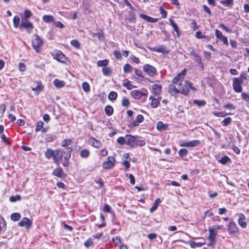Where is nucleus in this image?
<instances>
[{
    "label": "nucleus",
    "mask_w": 249,
    "mask_h": 249,
    "mask_svg": "<svg viewBox=\"0 0 249 249\" xmlns=\"http://www.w3.org/2000/svg\"><path fill=\"white\" fill-rule=\"evenodd\" d=\"M6 229V224L4 219L0 216V232L4 231Z\"/></svg>",
    "instance_id": "nucleus-30"
},
{
    "label": "nucleus",
    "mask_w": 249,
    "mask_h": 249,
    "mask_svg": "<svg viewBox=\"0 0 249 249\" xmlns=\"http://www.w3.org/2000/svg\"><path fill=\"white\" fill-rule=\"evenodd\" d=\"M43 42L42 39L37 35L35 36V38L32 41V45L33 48L36 50V53L40 52V48L43 45Z\"/></svg>",
    "instance_id": "nucleus-5"
},
{
    "label": "nucleus",
    "mask_w": 249,
    "mask_h": 249,
    "mask_svg": "<svg viewBox=\"0 0 249 249\" xmlns=\"http://www.w3.org/2000/svg\"><path fill=\"white\" fill-rule=\"evenodd\" d=\"M132 67L129 64H125L124 67V71L125 73L130 72L132 71Z\"/></svg>",
    "instance_id": "nucleus-48"
},
{
    "label": "nucleus",
    "mask_w": 249,
    "mask_h": 249,
    "mask_svg": "<svg viewBox=\"0 0 249 249\" xmlns=\"http://www.w3.org/2000/svg\"><path fill=\"white\" fill-rule=\"evenodd\" d=\"M43 21L47 23L53 22V18L51 15H45L42 18Z\"/></svg>",
    "instance_id": "nucleus-37"
},
{
    "label": "nucleus",
    "mask_w": 249,
    "mask_h": 249,
    "mask_svg": "<svg viewBox=\"0 0 249 249\" xmlns=\"http://www.w3.org/2000/svg\"><path fill=\"white\" fill-rule=\"evenodd\" d=\"M190 55L194 57L195 61L198 64H201V58L194 51L192 50L190 53Z\"/></svg>",
    "instance_id": "nucleus-24"
},
{
    "label": "nucleus",
    "mask_w": 249,
    "mask_h": 249,
    "mask_svg": "<svg viewBox=\"0 0 249 249\" xmlns=\"http://www.w3.org/2000/svg\"><path fill=\"white\" fill-rule=\"evenodd\" d=\"M200 143V141L197 140H194L188 142H184L180 144V146L194 147L197 146Z\"/></svg>",
    "instance_id": "nucleus-15"
},
{
    "label": "nucleus",
    "mask_w": 249,
    "mask_h": 249,
    "mask_svg": "<svg viewBox=\"0 0 249 249\" xmlns=\"http://www.w3.org/2000/svg\"><path fill=\"white\" fill-rule=\"evenodd\" d=\"M66 147L65 150L61 149H58L55 150L54 155L53 158V161L57 165H59L61 161L62 160L63 157L66 155Z\"/></svg>",
    "instance_id": "nucleus-3"
},
{
    "label": "nucleus",
    "mask_w": 249,
    "mask_h": 249,
    "mask_svg": "<svg viewBox=\"0 0 249 249\" xmlns=\"http://www.w3.org/2000/svg\"><path fill=\"white\" fill-rule=\"evenodd\" d=\"M54 152L55 151H53V150L50 148H48L45 152V156L48 159H50L52 157H53V158Z\"/></svg>",
    "instance_id": "nucleus-25"
},
{
    "label": "nucleus",
    "mask_w": 249,
    "mask_h": 249,
    "mask_svg": "<svg viewBox=\"0 0 249 249\" xmlns=\"http://www.w3.org/2000/svg\"><path fill=\"white\" fill-rule=\"evenodd\" d=\"M18 69L21 71H25L26 69V66L24 63L20 62L18 64Z\"/></svg>",
    "instance_id": "nucleus-63"
},
{
    "label": "nucleus",
    "mask_w": 249,
    "mask_h": 249,
    "mask_svg": "<svg viewBox=\"0 0 249 249\" xmlns=\"http://www.w3.org/2000/svg\"><path fill=\"white\" fill-rule=\"evenodd\" d=\"M228 231L230 234H236L239 233L238 228L234 222L231 221L228 226Z\"/></svg>",
    "instance_id": "nucleus-8"
},
{
    "label": "nucleus",
    "mask_w": 249,
    "mask_h": 249,
    "mask_svg": "<svg viewBox=\"0 0 249 249\" xmlns=\"http://www.w3.org/2000/svg\"><path fill=\"white\" fill-rule=\"evenodd\" d=\"M128 136H130V135H126L125 138L123 137H119L117 140V142L121 145H123L124 143L127 144V139Z\"/></svg>",
    "instance_id": "nucleus-26"
},
{
    "label": "nucleus",
    "mask_w": 249,
    "mask_h": 249,
    "mask_svg": "<svg viewBox=\"0 0 249 249\" xmlns=\"http://www.w3.org/2000/svg\"><path fill=\"white\" fill-rule=\"evenodd\" d=\"M161 97H159V99L155 98L153 99V101L151 103V106L153 108H156L158 107L160 104V100Z\"/></svg>",
    "instance_id": "nucleus-38"
},
{
    "label": "nucleus",
    "mask_w": 249,
    "mask_h": 249,
    "mask_svg": "<svg viewBox=\"0 0 249 249\" xmlns=\"http://www.w3.org/2000/svg\"><path fill=\"white\" fill-rule=\"evenodd\" d=\"M140 17L143 19L144 20L152 23H155L158 21V19L157 18H153L152 17H149L144 14H141Z\"/></svg>",
    "instance_id": "nucleus-22"
},
{
    "label": "nucleus",
    "mask_w": 249,
    "mask_h": 249,
    "mask_svg": "<svg viewBox=\"0 0 249 249\" xmlns=\"http://www.w3.org/2000/svg\"><path fill=\"white\" fill-rule=\"evenodd\" d=\"M169 22L170 23L171 25L173 28L174 31L176 32L177 36L178 37L180 35V33L178 25L175 23V22L172 18H170L169 19Z\"/></svg>",
    "instance_id": "nucleus-27"
},
{
    "label": "nucleus",
    "mask_w": 249,
    "mask_h": 249,
    "mask_svg": "<svg viewBox=\"0 0 249 249\" xmlns=\"http://www.w3.org/2000/svg\"><path fill=\"white\" fill-rule=\"evenodd\" d=\"M143 71L149 76L154 77L157 74V70L156 68L149 64H145L143 67Z\"/></svg>",
    "instance_id": "nucleus-7"
},
{
    "label": "nucleus",
    "mask_w": 249,
    "mask_h": 249,
    "mask_svg": "<svg viewBox=\"0 0 249 249\" xmlns=\"http://www.w3.org/2000/svg\"><path fill=\"white\" fill-rule=\"evenodd\" d=\"M123 85L128 89H131L133 88V86L131 84V82L127 80H126V81L123 83Z\"/></svg>",
    "instance_id": "nucleus-47"
},
{
    "label": "nucleus",
    "mask_w": 249,
    "mask_h": 249,
    "mask_svg": "<svg viewBox=\"0 0 249 249\" xmlns=\"http://www.w3.org/2000/svg\"><path fill=\"white\" fill-rule=\"evenodd\" d=\"M82 87L83 90L85 92H88L89 91V90H90L89 85L87 82H83L82 83Z\"/></svg>",
    "instance_id": "nucleus-49"
},
{
    "label": "nucleus",
    "mask_w": 249,
    "mask_h": 249,
    "mask_svg": "<svg viewBox=\"0 0 249 249\" xmlns=\"http://www.w3.org/2000/svg\"><path fill=\"white\" fill-rule=\"evenodd\" d=\"M20 218V214L19 213H15L11 214V218L13 221L18 220Z\"/></svg>",
    "instance_id": "nucleus-42"
},
{
    "label": "nucleus",
    "mask_w": 249,
    "mask_h": 249,
    "mask_svg": "<svg viewBox=\"0 0 249 249\" xmlns=\"http://www.w3.org/2000/svg\"><path fill=\"white\" fill-rule=\"evenodd\" d=\"M24 16L21 18L22 20H28V19L33 16V13L29 9H25L23 13Z\"/></svg>",
    "instance_id": "nucleus-28"
},
{
    "label": "nucleus",
    "mask_w": 249,
    "mask_h": 249,
    "mask_svg": "<svg viewBox=\"0 0 249 249\" xmlns=\"http://www.w3.org/2000/svg\"><path fill=\"white\" fill-rule=\"evenodd\" d=\"M161 202V200L160 198H157L153 205L152 207L150 209V213H152L155 210L157 209L158 204Z\"/></svg>",
    "instance_id": "nucleus-34"
},
{
    "label": "nucleus",
    "mask_w": 249,
    "mask_h": 249,
    "mask_svg": "<svg viewBox=\"0 0 249 249\" xmlns=\"http://www.w3.org/2000/svg\"><path fill=\"white\" fill-rule=\"evenodd\" d=\"M178 155L181 157H184L185 156H186L188 154V151L187 149H184V148H182V149H180L179 151H178Z\"/></svg>",
    "instance_id": "nucleus-50"
},
{
    "label": "nucleus",
    "mask_w": 249,
    "mask_h": 249,
    "mask_svg": "<svg viewBox=\"0 0 249 249\" xmlns=\"http://www.w3.org/2000/svg\"><path fill=\"white\" fill-rule=\"evenodd\" d=\"M20 20V19L19 17H18V16L14 17V18H13V24H14V26L15 27V28H17L18 27H20V25H19Z\"/></svg>",
    "instance_id": "nucleus-36"
},
{
    "label": "nucleus",
    "mask_w": 249,
    "mask_h": 249,
    "mask_svg": "<svg viewBox=\"0 0 249 249\" xmlns=\"http://www.w3.org/2000/svg\"><path fill=\"white\" fill-rule=\"evenodd\" d=\"M32 224V221L27 217H23L18 222V225L20 227H25L27 229L31 227Z\"/></svg>",
    "instance_id": "nucleus-12"
},
{
    "label": "nucleus",
    "mask_w": 249,
    "mask_h": 249,
    "mask_svg": "<svg viewBox=\"0 0 249 249\" xmlns=\"http://www.w3.org/2000/svg\"><path fill=\"white\" fill-rule=\"evenodd\" d=\"M215 35L216 38L221 40L223 43L226 45H228V38L226 36H223L222 33L217 29L215 30Z\"/></svg>",
    "instance_id": "nucleus-14"
},
{
    "label": "nucleus",
    "mask_w": 249,
    "mask_h": 249,
    "mask_svg": "<svg viewBox=\"0 0 249 249\" xmlns=\"http://www.w3.org/2000/svg\"><path fill=\"white\" fill-rule=\"evenodd\" d=\"M241 97L243 100L249 102V94L243 92L241 94Z\"/></svg>",
    "instance_id": "nucleus-59"
},
{
    "label": "nucleus",
    "mask_w": 249,
    "mask_h": 249,
    "mask_svg": "<svg viewBox=\"0 0 249 249\" xmlns=\"http://www.w3.org/2000/svg\"><path fill=\"white\" fill-rule=\"evenodd\" d=\"M194 103L197 105L199 107L204 106L206 105V102L203 100H195L194 101Z\"/></svg>",
    "instance_id": "nucleus-51"
},
{
    "label": "nucleus",
    "mask_w": 249,
    "mask_h": 249,
    "mask_svg": "<svg viewBox=\"0 0 249 249\" xmlns=\"http://www.w3.org/2000/svg\"><path fill=\"white\" fill-rule=\"evenodd\" d=\"M130 94L133 98L139 100L143 96H147L148 91L146 89H143V91L140 90H133L131 92Z\"/></svg>",
    "instance_id": "nucleus-6"
},
{
    "label": "nucleus",
    "mask_w": 249,
    "mask_h": 249,
    "mask_svg": "<svg viewBox=\"0 0 249 249\" xmlns=\"http://www.w3.org/2000/svg\"><path fill=\"white\" fill-rule=\"evenodd\" d=\"M84 245L87 248H89V247L93 245V241L91 238H89L86 240L84 242Z\"/></svg>",
    "instance_id": "nucleus-57"
},
{
    "label": "nucleus",
    "mask_w": 249,
    "mask_h": 249,
    "mask_svg": "<svg viewBox=\"0 0 249 249\" xmlns=\"http://www.w3.org/2000/svg\"><path fill=\"white\" fill-rule=\"evenodd\" d=\"M245 216L243 213H240L239 215L238 223L239 225L243 228H246L247 226V223L245 221Z\"/></svg>",
    "instance_id": "nucleus-16"
},
{
    "label": "nucleus",
    "mask_w": 249,
    "mask_h": 249,
    "mask_svg": "<svg viewBox=\"0 0 249 249\" xmlns=\"http://www.w3.org/2000/svg\"><path fill=\"white\" fill-rule=\"evenodd\" d=\"M110 207L107 204H105L103 208V211L106 213H110Z\"/></svg>",
    "instance_id": "nucleus-64"
},
{
    "label": "nucleus",
    "mask_w": 249,
    "mask_h": 249,
    "mask_svg": "<svg viewBox=\"0 0 249 249\" xmlns=\"http://www.w3.org/2000/svg\"><path fill=\"white\" fill-rule=\"evenodd\" d=\"M72 151V148L71 147H66V155L64 156V160L62 163V164L64 166H67L69 165L68 160L70 158L71 156V153Z\"/></svg>",
    "instance_id": "nucleus-13"
},
{
    "label": "nucleus",
    "mask_w": 249,
    "mask_h": 249,
    "mask_svg": "<svg viewBox=\"0 0 249 249\" xmlns=\"http://www.w3.org/2000/svg\"><path fill=\"white\" fill-rule=\"evenodd\" d=\"M89 141L91 145L96 148H99L102 145L101 142L99 141L93 137L90 138Z\"/></svg>",
    "instance_id": "nucleus-21"
},
{
    "label": "nucleus",
    "mask_w": 249,
    "mask_h": 249,
    "mask_svg": "<svg viewBox=\"0 0 249 249\" xmlns=\"http://www.w3.org/2000/svg\"><path fill=\"white\" fill-rule=\"evenodd\" d=\"M53 174L54 176L59 178H63L66 176V175L64 173L63 169L61 168L54 169L53 170Z\"/></svg>",
    "instance_id": "nucleus-19"
},
{
    "label": "nucleus",
    "mask_w": 249,
    "mask_h": 249,
    "mask_svg": "<svg viewBox=\"0 0 249 249\" xmlns=\"http://www.w3.org/2000/svg\"><path fill=\"white\" fill-rule=\"evenodd\" d=\"M231 122V117H227L225 118L221 122L223 126H227Z\"/></svg>",
    "instance_id": "nucleus-45"
},
{
    "label": "nucleus",
    "mask_w": 249,
    "mask_h": 249,
    "mask_svg": "<svg viewBox=\"0 0 249 249\" xmlns=\"http://www.w3.org/2000/svg\"><path fill=\"white\" fill-rule=\"evenodd\" d=\"M195 36L197 38H199V39H200V38H206V36L204 35H203L202 34V33L198 31H197L196 33V34H195Z\"/></svg>",
    "instance_id": "nucleus-60"
},
{
    "label": "nucleus",
    "mask_w": 249,
    "mask_h": 249,
    "mask_svg": "<svg viewBox=\"0 0 249 249\" xmlns=\"http://www.w3.org/2000/svg\"><path fill=\"white\" fill-rule=\"evenodd\" d=\"M91 36H96L98 39L100 40H104L105 39L104 34L101 30L96 33H92Z\"/></svg>",
    "instance_id": "nucleus-33"
},
{
    "label": "nucleus",
    "mask_w": 249,
    "mask_h": 249,
    "mask_svg": "<svg viewBox=\"0 0 249 249\" xmlns=\"http://www.w3.org/2000/svg\"><path fill=\"white\" fill-rule=\"evenodd\" d=\"M222 228V225H213L212 228H209V229L215 232H217L218 230L221 229Z\"/></svg>",
    "instance_id": "nucleus-52"
},
{
    "label": "nucleus",
    "mask_w": 249,
    "mask_h": 249,
    "mask_svg": "<svg viewBox=\"0 0 249 249\" xmlns=\"http://www.w3.org/2000/svg\"><path fill=\"white\" fill-rule=\"evenodd\" d=\"M115 159L113 157L110 156L107 158V160L103 163V168L105 169L111 168L114 165Z\"/></svg>",
    "instance_id": "nucleus-11"
},
{
    "label": "nucleus",
    "mask_w": 249,
    "mask_h": 249,
    "mask_svg": "<svg viewBox=\"0 0 249 249\" xmlns=\"http://www.w3.org/2000/svg\"><path fill=\"white\" fill-rule=\"evenodd\" d=\"M145 142L143 140L138 139L137 136H133L130 135L128 136L127 139V145L131 146L132 147L136 146H142L145 145Z\"/></svg>",
    "instance_id": "nucleus-2"
},
{
    "label": "nucleus",
    "mask_w": 249,
    "mask_h": 249,
    "mask_svg": "<svg viewBox=\"0 0 249 249\" xmlns=\"http://www.w3.org/2000/svg\"><path fill=\"white\" fill-rule=\"evenodd\" d=\"M102 72L104 75L108 76L111 73V70L109 67H103Z\"/></svg>",
    "instance_id": "nucleus-44"
},
{
    "label": "nucleus",
    "mask_w": 249,
    "mask_h": 249,
    "mask_svg": "<svg viewBox=\"0 0 249 249\" xmlns=\"http://www.w3.org/2000/svg\"><path fill=\"white\" fill-rule=\"evenodd\" d=\"M157 128L160 131L167 130L168 128V125L166 124H164L162 122L159 121L157 123Z\"/></svg>",
    "instance_id": "nucleus-29"
},
{
    "label": "nucleus",
    "mask_w": 249,
    "mask_h": 249,
    "mask_svg": "<svg viewBox=\"0 0 249 249\" xmlns=\"http://www.w3.org/2000/svg\"><path fill=\"white\" fill-rule=\"evenodd\" d=\"M209 235L208 236V239H209L210 243L209 245H212L214 244L215 241V236L216 235V232L213 231L209 229Z\"/></svg>",
    "instance_id": "nucleus-17"
},
{
    "label": "nucleus",
    "mask_w": 249,
    "mask_h": 249,
    "mask_svg": "<svg viewBox=\"0 0 249 249\" xmlns=\"http://www.w3.org/2000/svg\"><path fill=\"white\" fill-rule=\"evenodd\" d=\"M160 11L162 16V18H166L167 16V12L165 10L163 9V8L162 7H160Z\"/></svg>",
    "instance_id": "nucleus-61"
},
{
    "label": "nucleus",
    "mask_w": 249,
    "mask_h": 249,
    "mask_svg": "<svg viewBox=\"0 0 249 249\" xmlns=\"http://www.w3.org/2000/svg\"><path fill=\"white\" fill-rule=\"evenodd\" d=\"M190 245L193 248L200 247L205 244V242H196L193 241L190 242Z\"/></svg>",
    "instance_id": "nucleus-32"
},
{
    "label": "nucleus",
    "mask_w": 249,
    "mask_h": 249,
    "mask_svg": "<svg viewBox=\"0 0 249 249\" xmlns=\"http://www.w3.org/2000/svg\"><path fill=\"white\" fill-rule=\"evenodd\" d=\"M80 155L83 158H88L89 155V151L87 149H83L80 151Z\"/></svg>",
    "instance_id": "nucleus-39"
},
{
    "label": "nucleus",
    "mask_w": 249,
    "mask_h": 249,
    "mask_svg": "<svg viewBox=\"0 0 249 249\" xmlns=\"http://www.w3.org/2000/svg\"><path fill=\"white\" fill-rule=\"evenodd\" d=\"M71 44L76 49L80 48V43L77 40H72L71 41Z\"/></svg>",
    "instance_id": "nucleus-55"
},
{
    "label": "nucleus",
    "mask_w": 249,
    "mask_h": 249,
    "mask_svg": "<svg viewBox=\"0 0 249 249\" xmlns=\"http://www.w3.org/2000/svg\"><path fill=\"white\" fill-rule=\"evenodd\" d=\"M44 125L43 122L40 121L38 122L37 124L36 127V131H39L41 130V129L43 128Z\"/></svg>",
    "instance_id": "nucleus-58"
},
{
    "label": "nucleus",
    "mask_w": 249,
    "mask_h": 249,
    "mask_svg": "<svg viewBox=\"0 0 249 249\" xmlns=\"http://www.w3.org/2000/svg\"><path fill=\"white\" fill-rule=\"evenodd\" d=\"M129 101L125 97H124L122 101V105L124 107H127L129 105Z\"/></svg>",
    "instance_id": "nucleus-53"
},
{
    "label": "nucleus",
    "mask_w": 249,
    "mask_h": 249,
    "mask_svg": "<svg viewBox=\"0 0 249 249\" xmlns=\"http://www.w3.org/2000/svg\"><path fill=\"white\" fill-rule=\"evenodd\" d=\"M53 84L56 88H61L64 86L65 82L63 81H61L59 79H55L53 81Z\"/></svg>",
    "instance_id": "nucleus-31"
},
{
    "label": "nucleus",
    "mask_w": 249,
    "mask_h": 249,
    "mask_svg": "<svg viewBox=\"0 0 249 249\" xmlns=\"http://www.w3.org/2000/svg\"><path fill=\"white\" fill-rule=\"evenodd\" d=\"M221 3L226 6H231L233 4V0H223Z\"/></svg>",
    "instance_id": "nucleus-41"
},
{
    "label": "nucleus",
    "mask_w": 249,
    "mask_h": 249,
    "mask_svg": "<svg viewBox=\"0 0 249 249\" xmlns=\"http://www.w3.org/2000/svg\"><path fill=\"white\" fill-rule=\"evenodd\" d=\"M21 199V197L19 195H16L15 196H11L9 200L11 202H15L17 200H20Z\"/></svg>",
    "instance_id": "nucleus-56"
},
{
    "label": "nucleus",
    "mask_w": 249,
    "mask_h": 249,
    "mask_svg": "<svg viewBox=\"0 0 249 249\" xmlns=\"http://www.w3.org/2000/svg\"><path fill=\"white\" fill-rule=\"evenodd\" d=\"M233 89L235 92L239 93L242 90V84L243 83V79H239L238 77H234L232 79Z\"/></svg>",
    "instance_id": "nucleus-4"
},
{
    "label": "nucleus",
    "mask_w": 249,
    "mask_h": 249,
    "mask_svg": "<svg viewBox=\"0 0 249 249\" xmlns=\"http://www.w3.org/2000/svg\"><path fill=\"white\" fill-rule=\"evenodd\" d=\"M144 118L142 115H138L135 120L132 122L133 126H136L138 125L139 124L142 122Z\"/></svg>",
    "instance_id": "nucleus-23"
},
{
    "label": "nucleus",
    "mask_w": 249,
    "mask_h": 249,
    "mask_svg": "<svg viewBox=\"0 0 249 249\" xmlns=\"http://www.w3.org/2000/svg\"><path fill=\"white\" fill-rule=\"evenodd\" d=\"M71 143V141L70 139H65L62 142L61 145L63 147H66L70 145Z\"/></svg>",
    "instance_id": "nucleus-54"
},
{
    "label": "nucleus",
    "mask_w": 249,
    "mask_h": 249,
    "mask_svg": "<svg viewBox=\"0 0 249 249\" xmlns=\"http://www.w3.org/2000/svg\"><path fill=\"white\" fill-rule=\"evenodd\" d=\"M97 66L99 67H104L107 66L108 64V61L107 59L99 60L97 63Z\"/></svg>",
    "instance_id": "nucleus-46"
},
{
    "label": "nucleus",
    "mask_w": 249,
    "mask_h": 249,
    "mask_svg": "<svg viewBox=\"0 0 249 249\" xmlns=\"http://www.w3.org/2000/svg\"><path fill=\"white\" fill-rule=\"evenodd\" d=\"M186 72V70L184 69L172 80L173 84L178 85L180 93L185 95H187L188 94L190 89L193 91L196 90V89L192 86L191 82L184 80Z\"/></svg>",
    "instance_id": "nucleus-1"
},
{
    "label": "nucleus",
    "mask_w": 249,
    "mask_h": 249,
    "mask_svg": "<svg viewBox=\"0 0 249 249\" xmlns=\"http://www.w3.org/2000/svg\"><path fill=\"white\" fill-rule=\"evenodd\" d=\"M105 111L106 114L107 116H109L112 114L113 112V109L111 106H107L105 107Z\"/></svg>",
    "instance_id": "nucleus-35"
},
{
    "label": "nucleus",
    "mask_w": 249,
    "mask_h": 249,
    "mask_svg": "<svg viewBox=\"0 0 249 249\" xmlns=\"http://www.w3.org/2000/svg\"><path fill=\"white\" fill-rule=\"evenodd\" d=\"M174 84H170L168 87L169 92L172 95H175L177 93H180L179 89H178Z\"/></svg>",
    "instance_id": "nucleus-18"
},
{
    "label": "nucleus",
    "mask_w": 249,
    "mask_h": 249,
    "mask_svg": "<svg viewBox=\"0 0 249 249\" xmlns=\"http://www.w3.org/2000/svg\"><path fill=\"white\" fill-rule=\"evenodd\" d=\"M161 85L154 84L152 86V92L155 95H159L161 91Z\"/></svg>",
    "instance_id": "nucleus-20"
},
{
    "label": "nucleus",
    "mask_w": 249,
    "mask_h": 249,
    "mask_svg": "<svg viewBox=\"0 0 249 249\" xmlns=\"http://www.w3.org/2000/svg\"><path fill=\"white\" fill-rule=\"evenodd\" d=\"M117 97V94L115 91H111L108 95V98L110 100H114Z\"/></svg>",
    "instance_id": "nucleus-43"
},
{
    "label": "nucleus",
    "mask_w": 249,
    "mask_h": 249,
    "mask_svg": "<svg viewBox=\"0 0 249 249\" xmlns=\"http://www.w3.org/2000/svg\"><path fill=\"white\" fill-rule=\"evenodd\" d=\"M112 240L113 242L117 246H119L121 245V238L120 236H116L115 237H113L112 238Z\"/></svg>",
    "instance_id": "nucleus-40"
},
{
    "label": "nucleus",
    "mask_w": 249,
    "mask_h": 249,
    "mask_svg": "<svg viewBox=\"0 0 249 249\" xmlns=\"http://www.w3.org/2000/svg\"><path fill=\"white\" fill-rule=\"evenodd\" d=\"M229 160H230V159L227 156H225L221 159L220 161L222 164H225Z\"/></svg>",
    "instance_id": "nucleus-62"
},
{
    "label": "nucleus",
    "mask_w": 249,
    "mask_h": 249,
    "mask_svg": "<svg viewBox=\"0 0 249 249\" xmlns=\"http://www.w3.org/2000/svg\"><path fill=\"white\" fill-rule=\"evenodd\" d=\"M23 27L26 29L27 32L28 33H31L34 28L33 24L30 22L28 20H22L20 27Z\"/></svg>",
    "instance_id": "nucleus-9"
},
{
    "label": "nucleus",
    "mask_w": 249,
    "mask_h": 249,
    "mask_svg": "<svg viewBox=\"0 0 249 249\" xmlns=\"http://www.w3.org/2000/svg\"><path fill=\"white\" fill-rule=\"evenodd\" d=\"M53 57L54 59L57 60L58 61L62 63H66L67 61V57L66 56L61 52L58 51L56 52L53 54Z\"/></svg>",
    "instance_id": "nucleus-10"
}]
</instances>
